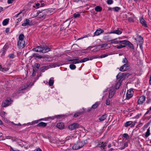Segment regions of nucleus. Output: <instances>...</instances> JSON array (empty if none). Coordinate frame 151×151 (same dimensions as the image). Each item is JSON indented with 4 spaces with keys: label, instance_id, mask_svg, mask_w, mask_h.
Wrapping results in <instances>:
<instances>
[{
    "label": "nucleus",
    "instance_id": "obj_55",
    "mask_svg": "<svg viewBox=\"0 0 151 151\" xmlns=\"http://www.w3.org/2000/svg\"><path fill=\"white\" fill-rule=\"evenodd\" d=\"M12 124L15 125H17V126H21V124L20 123H19L17 124H15L13 122H12Z\"/></svg>",
    "mask_w": 151,
    "mask_h": 151
},
{
    "label": "nucleus",
    "instance_id": "obj_50",
    "mask_svg": "<svg viewBox=\"0 0 151 151\" xmlns=\"http://www.w3.org/2000/svg\"><path fill=\"white\" fill-rule=\"evenodd\" d=\"M108 55L106 54L102 55L99 57V58H103L107 57Z\"/></svg>",
    "mask_w": 151,
    "mask_h": 151
},
{
    "label": "nucleus",
    "instance_id": "obj_17",
    "mask_svg": "<svg viewBox=\"0 0 151 151\" xmlns=\"http://www.w3.org/2000/svg\"><path fill=\"white\" fill-rule=\"evenodd\" d=\"M122 33V32L119 30H116L113 31H111L109 33V34H116L118 35H120Z\"/></svg>",
    "mask_w": 151,
    "mask_h": 151
},
{
    "label": "nucleus",
    "instance_id": "obj_51",
    "mask_svg": "<svg viewBox=\"0 0 151 151\" xmlns=\"http://www.w3.org/2000/svg\"><path fill=\"white\" fill-rule=\"evenodd\" d=\"M98 58V57H97V56H91V57H89V58H89V60H93V59L96 58Z\"/></svg>",
    "mask_w": 151,
    "mask_h": 151
},
{
    "label": "nucleus",
    "instance_id": "obj_56",
    "mask_svg": "<svg viewBox=\"0 0 151 151\" xmlns=\"http://www.w3.org/2000/svg\"><path fill=\"white\" fill-rule=\"evenodd\" d=\"M40 66V64L39 63H36L35 64V66L37 68H39Z\"/></svg>",
    "mask_w": 151,
    "mask_h": 151
},
{
    "label": "nucleus",
    "instance_id": "obj_23",
    "mask_svg": "<svg viewBox=\"0 0 151 151\" xmlns=\"http://www.w3.org/2000/svg\"><path fill=\"white\" fill-rule=\"evenodd\" d=\"M150 128L149 127L147 129V130L146 132L145 133V135L143 134V136L144 135L145 137L147 138L150 134Z\"/></svg>",
    "mask_w": 151,
    "mask_h": 151
},
{
    "label": "nucleus",
    "instance_id": "obj_42",
    "mask_svg": "<svg viewBox=\"0 0 151 151\" xmlns=\"http://www.w3.org/2000/svg\"><path fill=\"white\" fill-rule=\"evenodd\" d=\"M89 60V58H85L82 59L81 60H80L81 63H83Z\"/></svg>",
    "mask_w": 151,
    "mask_h": 151
},
{
    "label": "nucleus",
    "instance_id": "obj_64",
    "mask_svg": "<svg viewBox=\"0 0 151 151\" xmlns=\"http://www.w3.org/2000/svg\"><path fill=\"white\" fill-rule=\"evenodd\" d=\"M74 60H78L79 59V58L78 57H74L73 58Z\"/></svg>",
    "mask_w": 151,
    "mask_h": 151
},
{
    "label": "nucleus",
    "instance_id": "obj_25",
    "mask_svg": "<svg viewBox=\"0 0 151 151\" xmlns=\"http://www.w3.org/2000/svg\"><path fill=\"white\" fill-rule=\"evenodd\" d=\"M54 82V81L53 80V78H50L49 81V85L50 86H52L53 85Z\"/></svg>",
    "mask_w": 151,
    "mask_h": 151
},
{
    "label": "nucleus",
    "instance_id": "obj_63",
    "mask_svg": "<svg viewBox=\"0 0 151 151\" xmlns=\"http://www.w3.org/2000/svg\"><path fill=\"white\" fill-rule=\"evenodd\" d=\"M35 5L37 7V8H39V6L40 5L39 3H35Z\"/></svg>",
    "mask_w": 151,
    "mask_h": 151
},
{
    "label": "nucleus",
    "instance_id": "obj_62",
    "mask_svg": "<svg viewBox=\"0 0 151 151\" xmlns=\"http://www.w3.org/2000/svg\"><path fill=\"white\" fill-rule=\"evenodd\" d=\"M9 31V28H7L5 32L6 33H8Z\"/></svg>",
    "mask_w": 151,
    "mask_h": 151
},
{
    "label": "nucleus",
    "instance_id": "obj_28",
    "mask_svg": "<svg viewBox=\"0 0 151 151\" xmlns=\"http://www.w3.org/2000/svg\"><path fill=\"white\" fill-rule=\"evenodd\" d=\"M33 56L36 59H40L42 58V57L41 55H37L36 54L34 53L33 54Z\"/></svg>",
    "mask_w": 151,
    "mask_h": 151
},
{
    "label": "nucleus",
    "instance_id": "obj_2",
    "mask_svg": "<svg viewBox=\"0 0 151 151\" xmlns=\"http://www.w3.org/2000/svg\"><path fill=\"white\" fill-rule=\"evenodd\" d=\"M85 144L84 141L77 142L76 143L74 144L73 146V150H76L81 148Z\"/></svg>",
    "mask_w": 151,
    "mask_h": 151
},
{
    "label": "nucleus",
    "instance_id": "obj_15",
    "mask_svg": "<svg viewBox=\"0 0 151 151\" xmlns=\"http://www.w3.org/2000/svg\"><path fill=\"white\" fill-rule=\"evenodd\" d=\"M140 21L142 25L145 27H147V25L146 21L142 18L140 19Z\"/></svg>",
    "mask_w": 151,
    "mask_h": 151
},
{
    "label": "nucleus",
    "instance_id": "obj_41",
    "mask_svg": "<svg viewBox=\"0 0 151 151\" xmlns=\"http://www.w3.org/2000/svg\"><path fill=\"white\" fill-rule=\"evenodd\" d=\"M73 17L75 18L79 17L80 16V14L78 13H75L73 14Z\"/></svg>",
    "mask_w": 151,
    "mask_h": 151
},
{
    "label": "nucleus",
    "instance_id": "obj_49",
    "mask_svg": "<svg viewBox=\"0 0 151 151\" xmlns=\"http://www.w3.org/2000/svg\"><path fill=\"white\" fill-rule=\"evenodd\" d=\"M98 105L96 103L92 106L91 108L93 109L96 108L98 106Z\"/></svg>",
    "mask_w": 151,
    "mask_h": 151
},
{
    "label": "nucleus",
    "instance_id": "obj_45",
    "mask_svg": "<svg viewBox=\"0 0 151 151\" xmlns=\"http://www.w3.org/2000/svg\"><path fill=\"white\" fill-rule=\"evenodd\" d=\"M122 62L125 64L129 63L127 59L126 58L123 59Z\"/></svg>",
    "mask_w": 151,
    "mask_h": 151
},
{
    "label": "nucleus",
    "instance_id": "obj_61",
    "mask_svg": "<svg viewBox=\"0 0 151 151\" xmlns=\"http://www.w3.org/2000/svg\"><path fill=\"white\" fill-rule=\"evenodd\" d=\"M14 0H8L7 2L9 4L12 3Z\"/></svg>",
    "mask_w": 151,
    "mask_h": 151
},
{
    "label": "nucleus",
    "instance_id": "obj_22",
    "mask_svg": "<svg viewBox=\"0 0 151 151\" xmlns=\"http://www.w3.org/2000/svg\"><path fill=\"white\" fill-rule=\"evenodd\" d=\"M138 40L139 43L140 45H142L143 42V39L142 37L141 36H139L138 38Z\"/></svg>",
    "mask_w": 151,
    "mask_h": 151
},
{
    "label": "nucleus",
    "instance_id": "obj_27",
    "mask_svg": "<svg viewBox=\"0 0 151 151\" xmlns=\"http://www.w3.org/2000/svg\"><path fill=\"white\" fill-rule=\"evenodd\" d=\"M51 142H52L53 143H56L57 145H60V144H63L64 143V142L63 141H52Z\"/></svg>",
    "mask_w": 151,
    "mask_h": 151
},
{
    "label": "nucleus",
    "instance_id": "obj_46",
    "mask_svg": "<svg viewBox=\"0 0 151 151\" xmlns=\"http://www.w3.org/2000/svg\"><path fill=\"white\" fill-rule=\"evenodd\" d=\"M27 86H28L27 85L26 86H23L22 87L20 88L19 89V91L23 90L24 89H25L26 88H27Z\"/></svg>",
    "mask_w": 151,
    "mask_h": 151
},
{
    "label": "nucleus",
    "instance_id": "obj_12",
    "mask_svg": "<svg viewBox=\"0 0 151 151\" xmlns=\"http://www.w3.org/2000/svg\"><path fill=\"white\" fill-rule=\"evenodd\" d=\"M104 32V31L103 29H97L94 32V35L96 36H98L101 33Z\"/></svg>",
    "mask_w": 151,
    "mask_h": 151
},
{
    "label": "nucleus",
    "instance_id": "obj_29",
    "mask_svg": "<svg viewBox=\"0 0 151 151\" xmlns=\"http://www.w3.org/2000/svg\"><path fill=\"white\" fill-rule=\"evenodd\" d=\"M9 19H6L4 20L2 22V24L4 26L6 25L9 22Z\"/></svg>",
    "mask_w": 151,
    "mask_h": 151
},
{
    "label": "nucleus",
    "instance_id": "obj_13",
    "mask_svg": "<svg viewBox=\"0 0 151 151\" xmlns=\"http://www.w3.org/2000/svg\"><path fill=\"white\" fill-rule=\"evenodd\" d=\"M57 127L60 129H63L64 127V124L63 123H59L57 124Z\"/></svg>",
    "mask_w": 151,
    "mask_h": 151
},
{
    "label": "nucleus",
    "instance_id": "obj_26",
    "mask_svg": "<svg viewBox=\"0 0 151 151\" xmlns=\"http://www.w3.org/2000/svg\"><path fill=\"white\" fill-rule=\"evenodd\" d=\"M128 145V144L127 142H124L122 145V146L120 147V150H122L124 149L125 147H127Z\"/></svg>",
    "mask_w": 151,
    "mask_h": 151
},
{
    "label": "nucleus",
    "instance_id": "obj_32",
    "mask_svg": "<svg viewBox=\"0 0 151 151\" xmlns=\"http://www.w3.org/2000/svg\"><path fill=\"white\" fill-rule=\"evenodd\" d=\"M132 121H128V122H126L124 124V126L126 127H127L128 126L132 124Z\"/></svg>",
    "mask_w": 151,
    "mask_h": 151
},
{
    "label": "nucleus",
    "instance_id": "obj_10",
    "mask_svg": "<svg viewBox=\"0 0 151 151\" xmlns=\"http://www.w3.org/2000/svg\"><path fill=\"white\" fill-rule=\"evenodd\" d=\"M9 48V46L8 44H5L1 52H2L1 56L4 55L6 51Z\"/></svg>",
    "mask_w": 151,
    "mask_h": 151
},
{
    "label": "nucleus",
    "instance_id": "obj_24",
    "mask_svg": "<svg viewBox=\"0 0 151 151\" xmlns=\"http://www.w3.org/2000/svg\"><path fill=\"white\" fill-rule=\"evenodd\" d=\"M126 45H128L129 48L132 49H134V48L133 45L128 41H127Z\"/></svg>",
    "mask_w": 151,
    "mask_h": 151
},
{
    "label": "nucleus",
    "instance_id": "obj_9",
    "mask_svg": "<svg viewBox=\"0 0 151 151\" xmlns=\"http://www.w3.org/2000/svg\"><path fill=\"white\" fill-rule=\"evenodd\" d=\"M31 22H30V20L29 19H26L24 20V23L22 24V25L23 27L27 25H31Z\"/></svg>",
    "mask_w": 151,
    "mask_h": 151
},
{
    "label": "nucleus",
    "instance_id": "obj_20",
    "mask_svg": "<svg viewBox=\"0 0 151 151\" xmlns=\"http://www.w3.org/2000/svg\"><path fill=\"white\" fill-rule=\"evenodd\" d=\"M70 22H68V20H67L66 22H64L62 25V26H63V28L64 29H65L68 27L70 24Z\"/></svg>",
    "mask_w": 151,
    "mask_h": 151
},
{
    "label": "nucleus",
    "instance_id": "obj_52",
    "mask_svg": "<svg viewBox=\"0 0 151 151\" xmlns=\"http://www.w3.org/2000/svg\"><path fill=\"white\" fill-rule=\"evenodd\" d=\"M110 100L109 99H107L106 101V104L108 105L110 104Z\"/></svg>",
    "mask_w": 151,
    "mask_h": 151
},
{
    "label": "nucleus",
    "instance_id": "obj_60",
    "mask_svg": "<svg viewBox=\"0 0 151 151\" xmlns=\"http://www.w3.org/2000/svg\"><path fill=\"white\" fill-rule=\"evenodd\" d=\"M22 13V12L21 11L19 13H18L15 16V17L16 18H17L18 16L20 14H21Z\"/></svg>",
    "mask_w": 151,
    "mask_h": 151
},
{
    "label": "nucleus",
    "instance_id": "obj_5",
    "mask_svg": "<svg viewBox=\"0 0 151 151\" xmlns=\"http://www.w3.org/2000/svg\"><path fill=\"white\" fill-rule=\"evenodd\" d=\"M80 126V125L78 123H74L69 125L68 126V128L70 130H72L78 128Z\"/></svg>",
    "mask_w": 151,
    "mask_h": 151
},
{
    "label": "nucleus",
    "instance_id": "obj_40",
    "mask_svg": "<svg viewBox=\"0 0 151 151\" xmlns=\"http://www.w3.org/2000/svg\"><path fill=\"white\" fill-rule=\"evenodd\" d=\"M69 67L72 70H74L76 68V65L73 64H70L69 66Z\"/></svg>",
    "mask_w": 151,
    "mask_h": 151
},
{
    "label": "nucleus",
    "instance_id": "obj_54",
    "mask_svg": "<svg viewBox=\"0 0 151 151\" xmlns=\"http://www.w3.org/2000/svg\"><path fill=\"white\" fill-rule=\"evenodd\" d=\"M121 73H119L116 76L117 78H121Z\"/></svg>",
    "mask_w": 151,
    "mask_h": 151
},
{
    "label": "nucleus",
    "instance_id": "obj_4",
    "mask_svg": "<svg viewBox=\"0 0 151 151\" xmlns=\"http://www.w3.org/2000/svg\"><path fill=\"white\" fill-rule=\"evenodd\" d=\"M130 68V65L129 63L124 64L120 68L119 70L124 72L129 69Z\"/></svg>",
    "mask_w": 151,
    "mask_h": 151
},
{
    "label": "nucleus",
    "instance_id": "obj_21",
    "mask_svg": "<svg viewBox=\"0 0 151 151\" xmlns=\"http://www.w3.org/2000/svg\"><path fill=\"white\" fill-rule=\"evenodd\" d=\"M10 101L8 100H6L4 102L3 106L4 107H6L10 105Z\"/></svg>",
    "mask_w": 151,
    "mask_h": 151
},
{
    "label": "nucleus",
    "instance_id": "obj_48",
    "mask_svg": "<svg viewBox=\"0 0 151 151\" xmlns=\"http://www.w3.org/2000/svg\"><path fill=\"white\" fill-rule=\"evenodd\" d=\"M113 1L112 0H107V3L108 4H111L113 3Z\"/></svg>",
    "mask_w": 151,
    "mask_h": 151
},
{
    "label": "nucleus",
    "instance_id": "obj_39",
    "mask_svg": "<svg viewBox=\"0 0 151 151\" xmlns=\"http://www.w3.org/2000/svg\"><path fill=\"white\" fill-rule=\"evenodd\" d=\"M121 9L120 8L118 7H115L113 8V9L115 12H117Z\"/></svg>",
    "mask_w": 151,
    "mask_h": 151
},
{
    "label": "nucleus",
    "instance_id": "obj_31",
    "mask_svg": "<svg viewBox=\"0 0 151 151\" xmlns=\"http://www.w3.org/2000/svg\"><path fill=\"white\" fill-rule=\"evenodd\" d=\"M48 68L47 66H43L40 68V69L42 72H43L45 70H47Z\"/></svg>",
    "mask_w": 151,
    "mask_h": 151
},
{
    "label": "nucleus",
    "instance_id": "obj_35",
    "mask_svg": "<svg viewBox=\"0 0 151 151\" xmlns=\"http://www.w3.org/2000/svg\"><path fill=\"white\" fill-rule=\"evenodd\" d=\"M110 42L111 44H118L119 43V41L116 40L115 39L111 40Z\"/></svg>",
    "mask_w": 151,
    "mask_h": 151
},
{
    "label": "nucleus",
    "instance_id": "obj_59",
    "mask_svg": "<svg viewBox=\"0 0 151 151\" xmlns=\"http://www.w3.org/2000/svg\"><path fill=\"white\" fill-rule=\"evenodd\" d=\"M136 123V122H132V123L130 125H131V127H132L134 126L135 125Z\"/></svg>",
    "mask_w": 151,
    "mask_h": 151
},
{
    "label": "nucleus",
    "instance_id": "obj_33",
    "mask_svg": "<svg viewBox=\"0 0 151 151\" xmlns=\"http://www.w3.org/2000/svg\"><path fill=\"white\" fill-rule=\"evenodd\" d=\"M121 78H120V79H121V80L122 81L123 79H124L127 76V74L125 73H121Z\"/></svg>",
    "mask_w": 151,
    "mask_h": 151
},
{
    "label": "nucleus",
    "instance_id": "obj_1",
    "mask_svg": "<svg viewBox=\"0 0 151 151\" xmlns=\"http://www.w3.org/2000/svg\"><path fill=\"white\" fill-rule=\"evenodd\" d=\"M32 50L35 52L45 53L50 50V48L47 46L43 47L38 46L32 49Z\"/></svg>",
    "mask_w": 151,
    "mask_h": 151
},
{
    "label": "nucleus",
    "instance_id": "obj_19",
    "mask_svg": "<svg viewBox=\"0 0 151 151\" xmlns=\"http://www.w3.org/2000/svg\"><path fill=\"white\" fill-rule=\"evenodd\" d=\"M106 117L107 116L106 114H105L104 115H103L101 116L100 117L99 119V120L100 122H102L106 119Z\"/></svg>",
    "mask_w": 151,
    "mask_h": 151
},
{
    "label": "nucleus",
    "instance_id": "obj_8",
    "mask_svg": "<svg viewBox=\"0 0 151 151\" xmlns=\"http://www.w3.org/2000/svg\"><path fill=\"white\" fill-rule=\"evenodd\" d=\"M109 93V98H111L112 97L115 93V90L114 89L112 88H110Z\"/></svg>",
    "mask_w": 151,
    "mask_h": 151
},
{
    "label": "nucleus",
    "instance_id": "obj_47",
    "mask_svg": "<svg viewBox=\"0 0 151 151\" xmlns=\"http://www.w3.org/2000/svg\"><path fill=\"white\" fill-rule=\"evenodd\" d=\"M116 48L117 49H120L122 48L125 47V46L121 45L119 46L117 45L116 46Z\"/></svg>",
    "mask_w": 151,
    "mask_h": 151
},
{
    "label": "nucleus",
    "instance_id": "obj_37",
    "mask_svg": "<svg viewBox=\"0 0 151 151\" xmlns=\"http://www.w3.org/2000/svg\"><path fill=\"white\" fill-rule=\"evenodd\" d=\"M24 35L22 34H20L19 37V40H24Z\"/></svg>",
    "mask_w": 151,
    "mask_h": 151
},
{
    "label": "nucleus",
    "instance_id": "obj_14",
    "mask_svg": "<svg viewBox=\"0 0 151 151\" xmlns=\"http://www.w3.org/2000/svg\"><path fill=\"white\" fill-rule=\"evenodd\" d=\"M122 82V80L121 79H120L117 82L115 86V88L116 89H118L121 86V83Z\"/></svg>",
    "mask_w": 151,
    "mask_h": 151
},
{
    "label": "nucleus",
    "instance_id": "obj_58",
    "mask_svg": "<svg viewBox=\"0 0 151 151\" xmlns=\"http://www.w3.org/2000/svg\"><path fill=\"white\" fill-rule=\"evenodd\" d=\"M81 63V62H80V60H78V61H73L72 63H73V64H77V63Z\"/></svg>",
    "mask_w": 151,
    "mask_h": 151
},
{
    "label": "nucleus",
    "instance_id": "obj_43",
    "mask_svg": "<svg viewBox=\"0 0 151 151\" xmlns=\"http://www.w3.org/2000/svg\"><path fill=\"white\" fill-rule=\"evenodd\" d=\"M6 114V113L4 111H1L0 112V115L2 117H4L5 116Z\"/></svg>",
    "mask_w": 151,
    "mask_h": 151
},
{
    "label": "nucleus",
    "instance_id": "obj_34",
    "mask_svg": "<svg viewBox=\"0 0 151 151\" xmlns=\"http://www.w3.org/2000/svg\"><path fill=\"white\" fill-rule=\"evenodd\" d=\"M95 10L97 12H100L102 10V8L100 6H97L95 8Z\"/></svg>",
    "mask_w": 151,
    "mask_h": 151
},
{
    "label": "nucleus",
    "instance_id": "obj_11",
    "mask_svg": "<svg viewBox=\"0 0 151 151\" xmlns=\"http://www.w3.org/2000/svg\"><path fill=\"white\" fill-rule=\"evenodd\" d=\"M145 96H142L139 98L138 101V104H141L143 103L145 100Z\"/></svg>",
    "mask_w": 151,
    "mask_h": 151
},
{
    "label": "nucleus",
    "instance_id": "obj_7",
    "mask_svg": "<svg viewBox=\"0 0 151 151\" xmlns=\"http://www.w3.org/2000/svg\"><path fill=\"white\" fill-rule=\"evenodd\" d=\"M25 44L24 40H19L17 43V46L19 48H23Z\"/></svg>",
    "mask_w": 151,
    "mask_h": 151
},
{
    "label": "nucleus",
    "instance_id": "obj_36",
    "mask_svg": "<svg viewBox=\"0 0 151 151\" xmlns=\"http://www.w3.org/2000/svg\"><path fill=\"white\" fill-rule=\"evenodd\" d=\"M16 55H14V53H11L9 54L8 55V57L11 58H14L16 57Z\"/></svg>",
    "mask_w": 151,
    "mask_h": 151
},
{
    "label": "nucleus",
    "instance_id": "obj_16",
    "mask_svg": "<svg viewBox=\"0 0 151 151\" xmlns=\"http://www.w3.org/2000/svg\"><path fill=\"white\" fill-rule=\"evenodd\" d=\"M107 45V44H104L101 45H98L96 46V49H98L99 50H100L101 49H103L104 47H106Z\"/></svg>",
    "mask_w": 151,
    "mask_h": 151
},
{
    "label": "nucleus",
    "instance_id": "obj_6",
    "mask_svg": "<svg viewBox=\"0 0 151 151\" xmlns=\"http://www.w3.org/2000/svg\"><path fill=\"white\" fill-rule=\"evenodd\" d=\"M134 92L132 89L128 90L126 93V98L127 99H129L133 96Z\"/></svg>",
    "mask_w": 151,
    "mask_h": 151
},
{
    "label": "nucleus",
    "instance_id": "obj_38",
    "mask_svg": "<svg viewBox=\"0 0 151 151\" xmlns=\"http://www.w3.org/2000/svg\"><path fill=\"white\" fill-rule=\"evenodd\" d=\"M82 114V112H81L77 113L74 114V117H77L79 116L81 114Z\"/></svg>",
    "mask_w": 151,
    "mask_h": 151
},
{
    "label": "nucleus",
    "instance_id": "obj_18",
    "mask_svg": "<svg viewBox=\"0 0 151 151\" xmlns=\"http://www.w3.org/2000/svg\"><path fill=\"white\" fill-rule=\"evenodd\" d=\"M47 125L46 123L41 122L39 123L37 125V126L40 127H45Z\"/></svg>",
    "mask_w": 151,
    "mask_h": 151
},
{
    "label": "nucleus",
    "instance_id": "obj_53",
    "mask_svg": "<svg viewBox=\"0 0 151 151\" xmlns=\"http://www.w3.org/2000/svg\"><path fill=\"white\" fill-rule=\"evenodd\" d=\"M128 21L130 22H133V18L131 17H129L128 19Z\"/></svg>",
    "mask_w": 151,
    "mask_h": 151
},
{
    "label": "nucleus",
    "instance_id": "obj_57",
    "mask_svg": "<svg viewBox=\"0 0 151 151\" xmlns=\"http://www.w3.org/2000/svg\"><path fill=\"white\" fill-rule=\"evenodd\" d=\"M123 137L124 138H127L129 137V135L127 134L124 133L123 134Z\"/></svg>",
    "mask_w": 151,
    "mask_h": 151
},
{
    "label": "nucleus",
    "instance_id": "obj_44",
    "mask_svg": "<svg viewBox=\"0 0 151 151\" xmlns=\"http://www.w3.org/2000/svg\"><path fill=\"white\" fill-rule=\"evenodd\" d=\"M127 41V40L119 41V43H120L126 45Z\"/></svg>",
    "mask_w": 151,
    "mask_h": 151
},
{
    "label": "nucleus",
    "instance_id": "obj_3",
    "mask_svg": "<svg viewBox=\"0 0 151 151\" xmlns=\"http://www.w3.org/2000/svg\"><path fill=\"white\" fill-rule=\"evenodd\" d=\"M47 13V10H44L42 11V12H40V11L38 12L37 14L40 17L45 18Z\"/></svg>",
    "mask_w": 151,
    "mask_h": 151
},
{
    "label": "nucleus",
    "instance_id": "obj_30",
    "mask_svg": "<svg viewBox=\"0 0 151 151\" xmlns=\"http://www.w3.org/2000/svg\"><path fill=\"white\" fill-rule=\"evenodd\" d=\"M100 145H101L99 147H102L103 149H104L106 145V142H100Z\"/></svg>",
    "mask_w": 151,
    "mask_h": 151
}]
</instances>
